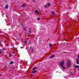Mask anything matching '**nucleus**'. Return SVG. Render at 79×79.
Masks as SVG:
<instances>
[{
    "instance_id": "nucleus-1",
    "label": "nucleus",
    "mask_w": 79,
    "mask_h": 79,
    "mask_svg": "<svg viewBox=\"0 0 79 79\" xmlns=\"http://www.w3.org/2000/svg\"><path fill=\"white\" fill-rule=\"evenodd\" d=\"M64 64V60H62V61L60 62V64L62 68V69L63 71H64V70L65 69V67L63 66Z\"/></svg>"
},
{
    "instance_id": "nucleus-2",
    "label": "nucleus",
    "mask_w": 79,
    "mask_h": 79,
    "mask_svg": "<svg viewBox=\"0 0 79 79\" xmlns=\"http://www.w3.org/2000/svg\"><path fill=\"white\" fill-rule=\"evenodd\" d=\"M67 65L69 67L70 66V65H71V62H70V61H68L67 64Z\"/></svg>"
},
{
    "instance_id": "nucleus-3",
    "label": "nucleus",
    "mask_w": 79,
    "mask_h": 79,
    "mask_svg": "<svg viewBox=\"0 0 79 79\" xmlns=\"http://www.w3.org/2000/svg\"><path fill=\"white\" fill-rule=\"evenodd\" d=\"M51 5L50 3L48 2L47 3L46 6H50Z\"/></svg>"
},
{
    "instance_id": "nucleus-4",
    "label": "nucleus",
    "mask_w": 79,
    "mask_h": 79,
    "mask_svg": "<svg viewBox=\"0 0 79 79\" xmlns=\"http://www.w3.org/2000/svg\"><path fill=\"white\" fill-rule=\"evenodd\" d=\"M35 13L37 14H38V15H39V12H38V10H35Z\"/></svg>"
},
{
    "instance_id": "nucleus-5",
    "label": "nucleus",
    "mask_w": 79,
    "mask_h": 79,
    "mask_svg": "<svg viewBox=\"0 0 79 79\" xmlns=\"http://www.w3.org/2000/svg\"><path fill=\"white\" fill-rule=\"evenodd\" d=\"M75 68H78L79 67V66L78 65H77L75 66Z\"/></svg>"
},
{
    "instance_id": "nucleus-6",
    "label": "nucleus",
    "mask_w": 79,
    "mask_h": 79,
    "mask_svg": "<svg viewBox=\"0 0 79 79\" xmlns=\"http://www.w3.org/2000/svg\"><path fill=\"white\" fill-rule=\"evenodd\" d=\"M77 63L78 64H79V59H77Z\"/></svg>"
},
{
    "instance_id": "nucleus-7",
    "label": "nucleus",
    "mask_w": 79,
    "mask_h": 79,
    "mask_svg": "<svg viewBox=\"0 0 79 79\" xmlns=\"http://www.w3.org/2000/svg\"><path fill=\"white\" fill-rule=\"evenodd\" d=\"M36 70H35L31 72V73H36Z\"/></svg>"
},
{
    "instance_id": "nucleus-8",
    "label": "nucleus",
    "mask_w": 79,
    "mask_h": 79,
    "mask_svg": "<svg viewBox=\"0 0 79 79\" xmlns=\"http://www.w3.org/2000/svg\"><path fill=\"white\" fill-rule=\"evenodd\" d=\"M8 5H6V9H7V8H8Z\"/></svg>"
},
{
    "instance_id": "nucleus-9",
    "label": "nucleus",
    "mask_w": 79,
    "mask_h": 79,
    "mask_svg": "<svg viewBox=\"0 0 79 79\" xmlns=\"http://www.w3.org/2000/svg\"><path fill=\"white\" fill-rule=\"evenodd\" d=\"M53 57H54V55H52L50 56V58H53Z\"/></svg>"
},
{
    "instance_id": "nucleus-10",
    "label": "nucleus",
    "mask_w": 79,
    "mask_h": 79,
    "mask_svg": "<svg viewBox=\"0 0 79 79\" xmlns=\"http://www.w3.org/2000/svg\"><path fill=\"white\" fill-rule=\"evenodd\" d=\"M49 46L50 47H52V44H50Z\"/></svg>"
},
{
    "instance_id": "nucleus-11",
    "label": "nucleus",
    "mask_w": 79,
    "mask_h": 79,
    "mask_svg": "<svg viewBox=\"0 0 79 79\" xmlns=\"http://www.w3.org/2000/svg\"><path fill=\"white\" fill-rule=\"evenodd\" d=\"M52 15H55V12H52Z\"/></svg>"
},
{
    "instance_id": "nucleus-12",
    "label": "nucleus",
    "mask_w": 79,
    "mask_h": 79,
    "mask_svg": "<svg viewBox=\"0 0 79 79\" xmlns=\"http://www.w3.org/2000/svg\"><path fill=\"white\" fill-rule=\"evenodd\" d=\"M11 56H12V55L11 54H9V57H11Z\"/></svg>"
},
{
    "instance_id": "nucleus-13",
    "label": "nucleus",
    "mask_w": 79,
    "mask_h": 79,
    "mask_svg": "<svg viewBox=\"0 0 79 79\" xmlns=\"http://www.w3.org/2000/svg\"><path fill=\"white\" fill-rule=\"evenodd\" d=\"M22 6L23 7H25V6H26V5H22Z\"/></svg>"
},
{
    "instance_id": "nucleus-14",
    "label": "nucleus",
    "mask_w": 79,
    "mask_h": 79,
    "mask_svg": "<svg viewBox=\"0 0 79 79\" xmlns=\"http://www.w3.org/2000/svg\"><path fill=\"white\" fill-rule=\"evenodd\" d=\"M37 69V67L34 68L33 69V70H34V69Z\"/></svg>"
},
{
    "instance_id": "nucleus-15",
    "label": "nucleus",
    "mask_w": 79,
    "mask_h": 79,
    "mask_svg": "<svg viewBox=\"0 0 79 79\" xmlns=\"http://www.w3.org/2000/svg\"><path fill=\"white\" fill-rule=\"evenodd\" d=\"M25 44H27V41H26V40L25 41Z\"/></svg>"
},
{
    "instance_id": "nucleus-16",
    "label": "nucleus",
    "mask_w": 79,
    "mask_h": 79,
    "mask_svg": "<svg viewBox=\"0 0 79 79\" xmlns=\"http://www.w3.org/2000/svg\"><path fill=\"white\" fill-rule=\"evenodd\" d=\"M10 64H13V62L11 61L10 62Z\"/></svg>"
},
{
    "instance_id": "nucleus-17",
    "label": "nucleus",
    "mask_w": 79,
    "mask_h": 79,
    "mask_svg": "<svg viewBox=\"0 0 79 79\" xmlns=\"http://www.w3.org/2000/svg\"><path fill=\"white\" fill-rule=\"evenodd\" d=\"M37 20L38 21H39V20H40V18H37Z\"/></svg>"
},
{
    "instance_id": "nucleus-18",
    "label": "nucleus",
    "mask_w": 79,
    "mask_h": 79,
    "mask_svg": "<svg viewBox=\"0 0 79 79\" xmlns=\"http://www.w3.org/2000/svg\"><path fill=\"white\" fill-rule=\"evenodd\" d=\"M33 50H34V49H33V48H32V52H33Z\"/></svg>"
},
{
    "instance_id": "nucleus-19",
    "label": "nucleus",
    "mask_w": 79,
    "mask_h": 79,
    "mask_svg": "<svg viewBox=\"0 0 79 79\" xmlns=\"http://www.w3.org/2000/svg\"><path fill=\"white\" fill-rule=\"evenodd\" d=\"M0 45H2V43H1V41H0Z\"/></svg>"
},
{
    "instance_id": "nucleus-20",
    "label": "nucleus",
    "mask_w": 79,
    "mask_h": 79,
    "mask_svg": "<svg viewBox=\"0 0 79 79\" xmlns=\"http://www.w3.org/2000/svg\"><path fill=\"white\" fill-rule=\"evenodd\" d=\"M78 58L79 59V55H78Z\"/></svg>"
},
{
    "instance_id": "nucleus-21",
    "label": "nucleus",
    "mask_w": 79,
    "mask_h": 79,
    "mask_svg": "<svg viewBox=\"0 0 79 79\" xmlns=\"http://www.w3.org/2000/svg\"><path fill=\"white\" fill-rule=\"evenodd\" d=\"M44 7H45V8H47V7L46 6H44Z\"/></svg>"
},
{
    "instance_id": "nucleus-22",
    "label": "nucleus",
    "mask_w": 79,
    "mask_h": 79,
    "mask_svg": "<svg viewBox=\"0 0 79 79\" xmlns=\"http://www.w3.org/2000/svg\"><path fill=\"white\" fill-rule=\"evenodd\" d=\"M30 49H32V47H30Z\"/></svg>"
},
{
    "instance_id": "nucleus-23",
    "label": "nucleus",
    "mask_w": 79,
    "mask_h": 79,
    "mask_svg": "<svg viewBox=\"0 0 79 79\" xmlns=\"http://www.w3.org/2000/svg\"><path fill=\"white\" fill-rule=\"evenodd\" d=\"M23 29H24V30H26V28H23Z\"/></svg>"
},
{
    "instance_id": "nucleus-24",
    "label": "nucleus",
    "mask_w": 79,
    "mask_h": 79,
    "mask_svg": "<svg viewBox=\"0 0 79 79\" xmlns=\"http://www.w3.org/2000/svg\"><path fill=\"white\" fill-rule=\"evenodd\" d=\"M0 54H2V52L0 51Z\"/></svg>"
},
{
    "instance_id": "nucleus-25",
    "label": "nucleus",
    "mask_w": 79,
    "mask_h": 79,
    "mask_svg": "<svg viewBox=\"0 0 79 79\" xmlns=\"http://www.w3.org/2000/svg\"><path fill=\"white\" fill-rule=\"evenodd\" d=\"M32 75H31L30 77H32Z\"/></svg>"
},
{
    "instance_id": "nucleus-26",
    "label": "nucleus",
    "mask_w": 79,
    "mask_h": 79,
    "mask_svg": "<svg viewBox=\"0 0 79 79\" xmlns=\"http://www.w3.org/2000/svg\"><path fill=\"white\" fill-rule=\"evenodd\" d=\"M33 2H34V0H33Z\"/></svg>"
},
{
    "instance_id": "nucleus-27",
    "label": "nucleus",
    "mask_w": 79,
    "mask_h": 79,
    "mask_svg": "<svg viewBox=\"0 0 79 79\" xmlns=\"http://www.w3.org/2000/svg\"><path fill=\"white\" fill-rule=\"evenodd\" d=\"M30 32V31H29V32Z\"/></svg>"
},
{
    "instance_id": "nucleus-28",
    "label": "nucleus",
    "mask_w": 79,
    "mask_h": 79,
    "mask_svg": "<svg viewBox=\"0 0 79 79\" xmlns=\"http://www.w3.org/2000/svg\"><path fill=\"white\" fill-rule=\"evenodd\" d=\"M0 76H1V75H0Z\"/></svg>"
}]
</instances>
